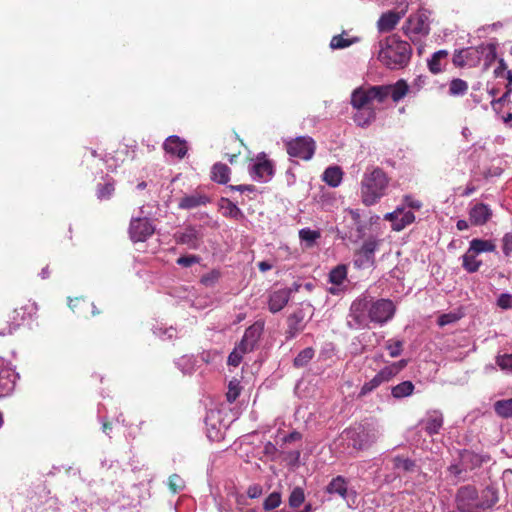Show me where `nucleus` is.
<instances>
[{
  "label": "nucleus",
  "mask_w": 512,
  "mask_h": 512,
  "mask_svg": "<svg viewBox=\"0 0 512 512\" xmlns=\"http://www.w3.org/2000/svg\"><path fill=\"white\" fill-rule=\"evenodd\" d=\"M342 170L338 166L328 167L322 176L323 181L331 187H337L342 181Z\"/></svg>",
  "instance_id": "c756f323"
},
{
  "label": "nucleus",
  "mask_w": 512,
  "mask_h": 512,
  "mask_svg": "<svg viewBox=\"0 0 512 512\" xmlns=\"http://www.w3.org/2000/svg\"><path fill=\"white\" fill-rule=\"evenodd\" d=\"M18 378V373L4 359L0 358V398L13 393Z\"/></svg>",
  "instance_id": "9b49d317"
},
{
  "label": "nucleus",
  "mask_w": 512,
  "mask_h": 512,
  "mask_svg": "<svg viewBox=\"0 0 512 512\" xmlns=\"http://www.w3.org/2000/svg\"><path fill=\"white\" fill-rule=\"evenodd\" d=\"M499 501V491L494 485H488L480 492L472 485L457 490L456 507L459 512H485Z\"/></svg>",
  "instance_id": "f03ea898"
},
{
  "label": "nucleus",
  "mask_w": 512,
  "mask_h": 512,
  "mask_svg": "<svg viewBox=\"0 0 512 512\" xmlns=\"http://www.w3.org/2000/svg\"><path fill=\"white\" fill-rule=\"evenodd\" d=\"M326 491L329 494H337L343 499L348 497V487L345 479L342 476H337L328 484Z\"/></svg>",
  "instance_id": "c85d7f7f"
},
{
  "label": "nucleus",
  "mask_w": 512,
  "mask_h": 512,
  "mask_svg": "<svg viewBox=\"0 0 512 512\" xmlns=\"http://www.w3.org/2000/svg\"><path fill=\"white\" fill-rule=\"evenodd\" d=\"M468 91V83L460 78H454L449 84V95L451 96H463Z\"/></svg>",
  "instance_id": "58836bf2"
},
{
  "label": "nucleus",
  "mask_w": 512,
  "mask_h": 512,
  "mask_svg": "<svg viewBox=\"0 0 512 512\" xmlns=\"http://www.w3.org/2000/svg\"><path fill=\"white\" fill-rule=\"evenodd\" d=\"M376 120V110L374 108H365L356 110L353 115V121L359 127H368Z\"/></svg>",
  "instance_id": "a878e982"
},
{
  "label": "nucleus",
  "mask_w": 512,
  "mask_h": 512,
  "mask_svg": "<svg viewBox=\"0 0 512 512\" xmlns=\"http://www.w3.org/2000/svg\"><path fill=\"white\" fill-rule=\"evenodd\" d=\"M477 255L476 253H471V249L468 248L466 253L462 256V266L468 273H475L479 270L482 262L477 259Z\"/></svg>",
  "instance_id": "473e14b6"
},
{
  "label": "nucleus",
  "mask_w": 512,
  "mask_h": 512,
  "mask_svg": "<svg viewBox=\"0 0 512 512\" xmlns=\"http://www.w3.org/2000/svg\"><path fill=\"white\" fill-rule=\"evenodd\" d=\"M375 92L382 100V103L388 97H391L394 102H399L410 92V87L405 80L400 79L395 84L378 85V89Z\"/></svg>",
  "instance_id": "f8f14e48"
},
{
  "label": "nucleus",
  "mask_w": 512,
  "mask_h": 512,
  "mask_svg": "<svg viewBox=\"0 0 512 512\" xmlns=\"http://www.w3.org/2000/svg\"><path fill=\"white\" fill-rule=\"evenodd\" d=\"M407 27L405 29V33L407 35H427L429 33V28L425 24V19L418 15L416 17H410L407 21Z\"/></svg>",
  "instance_id": "393cba45"
},
{
  "label": "nucleus",
  "mask_w": 512,
  "mask_h": 512,
  "mask_svg": "<svg viewBox=\"0 0 512 512\" xmlns=\"http://www.w3.org/2000/svg\"><path fill=\"white\" fill-rule=\"evenodd\" d=\"M281 504V494L279 492H272L263 502V508L266 511L273 510Z\"/></svg>",
  "instance_id": "a18cd8bd"
},
{
  "label": "nucleus",
  "mask_w": 512,
  "mask_h": 512,
  "mask_svg": "<svg viewBox=\"0 0 512 512\" xmlns=\"http://www.w3.org/2000/svg\"><path fill=\"white\" fill-rule=\"evenodd\" d=\"M426 82H427V76L419 75L417 78H415L412 85L410 86V92H413L414 94H416L417 92H419L422 89V87L426 84Z\"/></svg>",
  "instance_id": "bf43d9fd"
},
{
  "label": "nucleus",
  "mask_w": 512,
  "mask_h": 512,
  "mask_svg": "<svg viewBox=\"0 0 512 512\" xmlns=\"http://www.w3.org/2000/svg\"><path fill=\"white\" fill-rule=\"evenodd\" d=\"M495 362L497 366L505 373L512 374V354H502L496 356Z\"/></svg>",
  "instance_id": "37998d69"
},
{
  "label": "nucleus",
  "mask_w": 512,
  "mask_h": 512,
  "mask_svg": "<svg viewBox=\"0 0 512 512\" xmlns=\"http://www.w3.org/2000/svg\"><path fill=\"white\" fill-rule=\"evenodd\" d=\"M507 64L506 62L504 61V59H499L498 61V67L494 70V75L496 77H500L502 75L503 72H507Z\"/></svg>",
  "instance_id": "774afa93"
},
{
  "label": "nucleus",
  "mask_w": 512,
  "mask_h": 512,
  "mask_svg": "<svg viewBox=\"0 0 512 512\" xmlns=\"http://www.w3.org/2000/svg\"><path fill=\"white\" fill-rule=\"evenodd\" d=\"M460 464L463 469L473 470L482 466L484 463L490 461V456L487 453H476L470 449H463L459 453Z\"/></svg>",
  "instance_id": "4468645a"
},
{
  "label": "nucleus",
  "mask_w": 512,
  "mask_h": 512,
  "mask_svg": "<svg viewBox=\"0 0 512 512\" xmlns=\"http://www.w3.org/2000/svg\"><path fill=\"white\" fill-rule=\"evenodd\" d=\"M407 365L406 360H400L392 365L385 366L384 368L391 369L393 371V377L396 376L405 366Z\"/></svg>",
  "instance_id": "0e129e2a"
},
{
  "label": "nucleus",
  "mask_w": 512,
  "mask_h": 512,
  "mask_svg": "<svg viewBox=\"0 0 512 512\" xmlns=\"http://www.w3.org/2000/svg\"><path fill=\"white\" fill-rule=\"evenodd\" d=\"M286 151L291 157L310 160L316 149L315 141L310 136H299L285 142Z\"/></svg>",
  "instance_id": "0eeeda50"
},
{
  "label": "nucleus",
  "mask_w": 512,
  "mask_h": 512,
  "mask_svg": "<svg viewBox=\"0 0 512 512\" xmlns=\"http://www.w3.org/2000/svg\"><path fill=\"white\" fill-rule=\"evenodd\" d=\"M511 91H512L511 87H506V91L504 92V94H502V96L500 98L494 99L491 101L492 107L495 109V106L497 104H503L506 101H508L510 99Z\"/></svg>",
  "instance_id": "e2e57ef3"
},
{
  "label": "nucleus",
  "mask_w": 512,
  "mask_h": 512,
  "mask_svg": "<svg viewBox=\"0 0 512 512\" xmlns=\"http://www.w3.org/2000/svg\"><path fill=\"white\" fill-rule=\"evenodd\" d=\"M228 189L231 191H238V192H255L256 187L254 185H229Z\"/></svg>",
  "instance_id": "052dcab7"
},
{
  "label": "nucleus",
  "mask_w": 512,
  "mask_h": 512,
  "mask_svg": "<svg viewBox=\"0 0 512 512\" xmlns=\"http://www.w3.org/2000/svg\"><path fill=\"white\" fill-rule=\"evenodd\" d=\"M178 244L188 246L190 249H197L199 246L198 232L194 227H188L184 232L175 234Z\"/></svg>",
  "instance_id": "b1692460"
},
{
  "label": "nucleus",
  "mask_w": 512,
  "mask_h": 512,
  "mask_svg": "<svg viewBox=\"0 0 512 512\" xmlns=\"http://www.w3.org/2000/svg\"><path fill=\"white\" fill-rule=\"evenodd\" d=\"M447 50H438L432 54L431 58L427 60V66L432 74H439L444 70L447 65Z\"/></svg>",
  "instance_id": "5701e85b"
},
{
  "label": "nucleus",
  "mask_w": 512,
  "mask_h": 512,
  "mask_svg": "<svg viewBox=\"0 0 512 512\" xmlns=\"http://www.w3.org/2000/svg\"><path fill=\"white\" fill-rule=\"evenodd\" d=\"M115 191V181L113 179L107 180L105 183H99L96 187V196L99 200H108L112 197Z\"/></svg>",
  "instance_id": "f704fd0d"
},
{
  "label": "nucleus",
  "mask_w": 512,
  "mask_h": 512,
  "mask_svg": "<svg viewBox=\"0 0 512 512\" xmlns=\"http://www.w3.org/2000/svg\"><path fill=\"white\" fill-rule=\"evenodd\" d=\"M289 291L279 289L269 294L268 308L271 313L281 311L289 302Z\"/></svg>",
  "instance_id": "412c9836"
},
{
  "label": "nucleus",
  "mask_w": 512,
  "mask_h": 512,
  "mask_svg": "<svg viewBox=\"0 0 512 512\" xmlns=\"http://www.w3.org/2000/svg\"><path fill=\"white\" fill-rule=\"evenodd\" d=\"M176 364L182 368L184 372H190L192 369L191 358L188 356L181 357Z\"/></svg>",
  "instance_id": "680f3d73"
},
{
  "label": "nucleus",
  "mask_w": 512,
  "mask_h": 512,
  "mask_svg": "<svg viewBox=\"0 0 512 512\" xmlns=\"http://www.w3.org/2000/svg\"><path fill=\"white\" fill-rule=\"evenodd\" d=\"M299 238L302 241L312 245L318 238H320V232L317 230H311L310 228H303L299 231Z\"/></svg>",
  "instance_id": "49530a36"
},
{
  "label": "nucleus",
  "mask_w": 512,
  "mask_h": 512,
  "mask_svg": "<svg viewBox=\"0 0 512 512\" xmlns=\"http://www.w3.org/2000/svg\"><path fill=\"white\" fill-rule=\"evenodd\" d=\"M220 273L218 271H211L201 277V283L205 286H213L219 279Z\"/></svg>",
  "instance_id": "5fc2aeb1"
},
{
  "label": "nucleus",
  "mask_w": 512,
  "mask_h": 512,
  "mask_svg": "<svg viewBox=\"0 0 512 512\" xmlns=\"http://www.w3.org/2000/svg\"><path fill=\"white\" fill-rule=\"evenodd\" d=\"M397 209H400V213L397 217V222L394 224V231L399 232L415 221V215L411 210H406L403 206H399Z\"/></svg>",
  "instance_id": "7c9ffc66"
},
{
  "label": "nucleus",
  "mask_w": 512,
  "mask_h": 512,
  "mask_svg": "<svg viewBox=\"0 0 512 512\" xmlns=\"http://www.w3.org/2000/svg\"><path fill=\"white\" fill-rule=\"evenodd\" d=\"M492 215V210L484 203H477L469 210V220L474 226L485 225L491 219Z\"/></svg>",
  "instance_id": "a211bd4d"
},
{
  "label": "nucleus",
  "mask_w": 512,
  "mask_h": 512,
  "mask_svg": "<svg viewBox=\"0 0 512 512\" xmlns=\"http://www.w3.org/2000/svg\"><path fill=\"white\" fill-rule=\"evenodd\" d=\"M392 463L395 470L405 473L414 472L417 467L414 460L399 455H396L392 458Z\"/></svg>",
  "instance_id": "2f4dec72"
},
{
  "label": "nucleus",
  "mask_w": 512,
  "mask_h": 512,
  "mask_svg": "<svg viewBox=\"0 0 512 512\" xmlns=\"http://www.w3.org/2000/svg\"><path fill=\"white\" fill-rule=\"evenodd\" d=\"M241 386L240 382L236 379L231 380L228 384V391L226 393V398L229 403H233L240 395Z\"/></svg>",
  "instance_id": "c03bdc74"
},
{
  "label": "nucleus",
  "mask_w": 512,
  "mask_h": 512,
  "mask_svg": "<svg viewBox=\"0 0 512 512\" xmlns=\"http://www.w3.org/2000/svg\"><path fill=\"white\" fill-rule=\"evenodd\" d=\"M249 173L254 180L267 182L274 175V165L267 159V155L261 152L257 155L255 163L249 168Z\"/></svg>",
  "instance_id": "9d476101"
},
{
  "label": "nucleus",
  "mask_w": 512,
  "mask_h": 512,
  "mask_svg": "<svg viewBox=\"0 0 512 512\" xmlns=\"http://www.w3.org/2000/svg\"><path fill=\"white\" fill-rule=\"evenodd\" d=\"M393 378V371L388 368H382L371 380L365 382L358 394V397H364L377 389L381 384L389 382Z\"/></svg>",
  "instance_id": "2eb2a0df"
},
{
  "label": "nucleus",
  "mask_w": 512,
  "mask_h": 512,
  "mask_svg": "<svg viewBox=\"0 0 512 512\" xmlns=\"http://www.w3.org/2000/svg\"><path fill=\"white\" fill-rule=\"evenodd\" d=\"M305 314L302 309H298L287 318V330L285 332L286 339L291 340L304 329L303 320Z\"/></svg>",
  "instance_id": "6ab92c4d"
},
{
  "label": "nucleus",
  "mask_w": 512,
  "mask_h": 512,
  "mask_svg": "<svg viewBox=\"0 0 512 512\" xmlns=\"http://www.w3.org/2000/svg\"><path fill=\"white\" fill-rule=\"evenodd\" d=\"M200 258L196 255L182 256L177 259V264L182 267H190L195 263H198Z\"/></svg>",
  "instance_id": "6e6d98bb"
},
{
  "label": "nucleus",
  "mask_w": 512,
  "mask_h": 512,
  "mask_svg": "<svg viewBox=\"0 0 512 512\" xmlns=\"http://www.w3.org/2000/svg\"><path fill=\"white\" fill-rule=\"evenodd\" d=\"M414 391V384L411 381H403L391 390V394L396 399H401L410 396Z\"/></svg>",
  "instance_id": "e433bc0d"
},
{
  "label": "nucleus",
  "mask_w": 512,
  "mask_h": 512,
  "mask_svg": "<svg viewBox=\"0 0 512 512\" xmlns=\"http://www.w3.org/2000/svg\"><path fill=\"white\" fill-rule=\"evenodd\" d=\"M244 354L245 353H242V350L236 346L228 356V365L235 367L238 366L241 363Z\"/></svg>",
  "instance_id": "8fccbe9b"
},
{
  "label": "nucleus",
  "mask_w": 512,
  "mask_h": 512,
  "mask_svg": "<svg viewBox=\"0 0 512 512\" xmlns=\"http://www.w3.org/2000/svg\"><path fill=\"white\" fill-rule=\"evenodd\" d=\"M168 486L173 493H178L184 489L185 483L179 475L173 474L169 477Z\"/></svg>",
  "instance_id": "09e8293b"
},
{
  "label": "nucleus",
  "mask_w": 512,
  "mask_h": 512,
  "mask_svg": "<svg viewBox=\"0 0 512 512\" xmlns=\"http://www.w3.org/2000/svg\"><path fill=\"white\" fill-rule=\"evenodd\" d=\"M352 44V41L349 39L343 38L341 35H336L331 39L330 47L332 49H343L349 47Z\"/></svg>",
  "instance_id": "3c124183"
},
{
  "label": "nucleus",
  "mask_w": 512,
  "mask_h": 512,
  "mask_svg": "<svg viewBox=\"0 0 512 512\" xmlns=\"http://www.w3.org/2000/svg\"><path fill=\"white\" fill-rule=\"evenodd\" d=\"M231 169L224 163L218 162L212 166L211 179L219 184H227L230 180Z\"/></svg>",
  "instance_id": "cd10ccee"
},
{
  "label": "nucleus",
  "mask_w": 512,
  "mask_h": 512,
  "mask_svg": "<svg viewBox=\"0 0 512 512\" xmlns=\"http://www.w3.org/2000/svg\"><path fill=\"white\" fill-rule=\"evenodd\" d=\"M400 213V209H395L392 212L386 213L384 219L391 222L392 230H394V224L397 222V217Z\"/></svg>",
  "instance_id": "338daca9"
},
{
  "label": "nucleus",
  "mask_w": 512,
  "mask_h": 512,
  "mask_svg": "<svg viewBox=\"0 0 512 512\" xmlns=\"http://www.w3.org/2000/svg\"><path fill=\"white\" fill-rule=\"evenodd\" d=\"M263 329V323L255 322L245 330L241 341L237 345L242 350V353H249L255 349L263 333Z\"/></svg>",
  "instance_id": "ddd939ff"
},
{
  "label": "nucleus",
  "mask_w": 512,
  "mask_h": 512,
  "mask_svg": "<svg viewBox=\"0 0 512 512\" xmlns=\"http://www.w3.org/2000/svg\"><path fill=\"white\" fill-rule=\"evenodd\" d=\"M376 86H360L355 88L351 93L350 104L355 110H361L365 108H373V101L382 103V100L376 95Z\"/></svg>",
  "instance_id": "1a4fd4ad"
},
{
  "label": "nucleus",
  "mask_w": 512,
  "mask_h": 512,
  "mask_svg": "<svg viewBox=\"0 0 512 512\" xmlns=\"http://www.w3.org/2000/svg\"><path fill=\"white\" fill-rule=\"evenodd\" d=\"M497 306L503 310L512 309V295L509 293H502L497 298Z\"/></svg>",
  "instance_id": "603ef678"
},
{
  "label": "nucleus",
  "mask_w": 512,
  "mask_h": 512,
  "mask_svg": "<svg viewBox=\"0 0 512 512\" xmlns=\"http://www.w3.org/2000/svg\"><path fill=\"white\" fill-rule=\"evenodd\" d=\"M208 203H210V198L207 195L194 192L190 195L183 196L178 203V207L184 210H191L205 206Z\"/></svg>",
  "instance_id": "aec40b11"
},
{
  "label": "nucleus",
  "mask_w": 512,
  "mask_h": 512,
  "mask_svg": "<svg viewBox=\"0 0 512 512\" xmlns=\"http://www.w3.org/2000/svg\"><path fill=\"white\" fill-rule=\"evenodd\" d=\"M403 207H407L414 210H420L422 208V202L420 200L415 199L411 195H405L403 197Z\"/></svg>",
  "instance_id": "864d4df0"
},
{
  "label": "nucleus",
  "mask_w": 512,
  "mask_h": 512,
  "mask_svg": "<svg viewBox=\"0 0 512 512\" xmlns=\"http://www.w3.org/2000/svg\"><path fill=\"white\" fill-rule=\"evenodd\" d=\"M494 410L502 418L512 417V398L496 401Z\"/></svg>",
  "instance_id": "ea45409f"
},
{
  "label": "nucleus",
  "mask_w": 512,
  "mask_h": 512,
  "mask_svg": "<svg viewBox=\"0 0 512 512\" xmlns=\"http://www.w3.org/2000/svg\"><path fill=\"white\" fill-rule=\"evenodd\" d=\"M347 278V267L344 264H339L334 267L329 273V282L340 286Z\"/></svg>",
  "instance_id": "c9c22d12"
},
{
  "label": "nucleus",
  "mask_w": 512,
  "mask_h": 512,
  "mask_svg": "<svg viewBox=\"0 0 512 512\" xmlns=\"http://www.w3.org/2000/svg\"><path fill=\"white\" fill-rule=\"evenodd\" d=\"M380 240L374 236L368 237L362 245L355 250L353 264L358 269H369L375 265V253L379 249Z\"/></svg>",
  "instance_id": "423d86ee"
},
{
  "label": "nucleus",
  "mask_w": 512,
  "mask_h": 512,
  "mask_svg": "<svg viewBox=\"0 0 512 512\" xmlns=\"http://www.w3.org/2000/svg\"><path fill=\"white\" fill-rule=\"evenodd\" d=\"M155 224L147 217H133L130 220L128 233L133 242H144L155 232Z\"/></svg>",
  "instance_id": "6e6552de"
},
{
  "label": "nucleus",
  "mask_w": 512,
  "mask_h": 512,
  "mask_svg": "<svg viewBox=\"0 0 512 512\" xmlns=\"http://www.w3.org/2000/svg\"><path fill=\"white\" fill-rule=\"evenodd\" d=\"M341 437L356 451H365L376 443L379 431L369 423H360L345 429Z\"/></svg>",
  "instance_id": "39448f33"
},
{
  "label": "nucleus",
  "mask_w": 512,
  "mask_h": 512,
  "mask_svg": "<svg viewBox=\"0 0 512 512\" xmlns=\"http://www.w3.org/2000/svg\"><path fill=\"white\" fill-rule=\"evenodd\" d=\"M315 351L312 347H307L300 351L294 358L293 365L296 368L305 367L314 357Z\"/></svg>",
  "instance_id": "4c0bfd02"
},
{
  "label": "nucleus",
  "mask_w": 512,
  "mask_h": 512,
  "mask_svg": "<svg viewBox=\"0 0 512 512\" xmlns=\"http://www.w3.org/2000/svg\"><path fill=\"white\" fill-rule=\"evenodd\" d=\"M404 12L388 11L383 13L377 22L380 32H389L395 28L403 17Z\"/></svg>",
  "instance_id": "4be33fe9"
},
{
  "label": "nucleus",
  "mask_w": 512,
  "mask_h": 512,
  "mask_svg": "<svg viewBox=\"0 0 512 512\" xmlns=\"http://www.w3.org/2000/svg\"><path fill=\"white\" fill-rule=\"evenodd\" d=\"M502 251L505 256L512 252V233H506L502 238Z\"/></svg>",
  "instance_id": "4d7b16f0"
},
{
  "label": "nucleus",
  "mask_w": 512,
  "mask_h": 512,
  "mask_svg": "<svg viewBox=\"0 0 512 512\" xmlns=\"http://www.w3.org/2000/svg\"><path fill=\"white\" fill-rule=\"evenodd\" d=\"M389 178L381 168L366 170L361 181V199L366 206L377 203L386 192Z\"/></svg>",
  "instance_id": "20e7f679"
},
{
  "label": "nucleus",
  "mask_w": 512,
  "mask_h": 512,
  "mask_svg": "<svg viewBox=\"0 0 512 512\" xmlns=\"http://www.w3.org/2000/svg\"><path fill=\"white\" fill-rule=\"evenodd\" d=\"M219 208L222 210V214L225 217L233 218V219H242L244 217L241 209L228 198L222 197L219 200Z\"/></svg>",
  "instance_id": "bb28decb"
},
{
  "label": "nucleus",
  "mask_w": 512,
  "mask_h": 512,
  "mask_svg": "<svg viewBox=\"0 0 512 512\" xmlns=\"http://www.w3.org/2000/svg\"><path fill=\"white\" fill-rule=\"evenodd\" d=\"M395 313L396 305L392 300L362 294L351 303L346 324L352 330L369 328L370 323L383 326Z\"/></svg>",
  "instance_id": "f257e3e1"
},
{
  "label": "nucleus",
  "mask_w": 512,
  "mask_h": 512,
  "mask_svg": "<svg viewBox=\"0 0 512 512\" xmlns=\"http://www.w3.org/2000/svg\"><path fill=\"white\" fill-rule=\"evenodd\" d=\"M469 54H478V50L476 49H464L455 51L452 62L456 67H463L468 64V55Z\"/></svg>",
  "instance_id": "a19ab883"
},
{
  "label": "nucleus",
  "mask_w": 512,
  "mask_h": 512,
  "mask_svg": "<svg viewBox=\"0 0 512 512\" xmlns=\"http://www.w3.org/2000/svg\"><path fill=\"white\" fill-rule=\"evenodd\" d=\"M469 248L471 253L480 254L483 252H493L496 249V245L490 240L475 238L470 241Z\"/></svg>",
  "instance_id": "72a5a7b5"
},
{
  "label": "nucleus",
  "mask_w": 512,
  "mask_h": 512,
  "mask_svg": "<svg viewBox=\"0 0 512 512\" xmlns=\"http://www.w3.org/2000/svg\"><path fill=\"white\" fill-rule=\"evenodd\" d=\"M486 50H487V54L485 56V61H486V66H489L497 58L496 45L490 43L486 46Z\"/></svg>",
  "instance_id": "13d9d810"
},
{
  "label": "nucleus",
  "mask_w": 512,
  "mask_h": 512,
  "mask_svg": "<svg viewBox=\"0 0 512 512\" xmlns=\"http://www.w3.org/2000/svg\"><path fill=\"white\" fill-rule=\"evenodd\" d=\"M385 348L389 351L391 357H398L402 353L403 341L390 339L386 342Z\"/></svg>",
  "instance_id": "de8ad7c7"
},
{
  "label": "nucleus",
  "mask_w": 512,
  "mask_h": 512,
  "mask_svg": "<svg viewBox=\"0 0 512 512\" xmlns=\"http://www.w3.org/2000/svg\"><path fill=\"white\" fill-rule=\"evenodd\" d=\"M163 149L166 153L182 159L187 154L188 146L184 139L177 135H171L164 141Z\"/></svg>",
  "instance_id": "dca6fc26"
},
{
  "label": "nucleus",
  "mask_w": 512,
  "mask_h": 512,
  "mask_svg": "<svg viewBox=\"0 0 512 512\" xmlns=\"http://www.w3.org/2000/svg\"><path fill=\"white\" fill-rule=\"evenodd\" d=\"M305 501V493L301 487H295L288 498V504L290 508L297 509L299 508Z\"/></svg>",
  "instance_id": "79ce46f5"
},
{
  "label": "nucleus",
  "mask_w": 512,
  "mask_h": 512,
  "mask_svg": "<svg viewBox=\"0 0 512 512\" xmlns=\"http://www.w3.org/2000/svg\"><path fill=\"white\" fill-rule=\"evenodd\" d=\"M261 494H262V487L260 485L250 486L247 490V495L251 499L258 498Z\"/></svg>",
  "instance_id": "69168bd1"
},
{
  "label": "nucleus",
  "mask_w": 512,
  "mask_h": 512,
  "mask_svg": "<svg viewBox=\"0 0 512 512\" xmlns=\"http://www.w3.org/2000/svg\"><path fill=\"white\" fill-rule=\"evenodd\" d=\"M443 414L439 410L428 411L426 417L421 420L420 424L425 432L432 436L439 433L443 426Z\"/></svg>",
  "instance_id": "f3484780"
},
{
  "label": "nucleus",
  "mask_w": 512,
  "mask_h": 512,
  "mask_svg": "<svg viewBox=\"0 0 512 512\" xmlns=\"http://www.w3.org/2000/svg\"><path fill=\"white\" fill-rule=\"evenodd\" d=\"M378 59L390 69L405 67L411 58L412 47L396 34L390 35L379 42Z\"/></svg>",
  "instance_id": "7ed1b4c3"
}]
</instances>
